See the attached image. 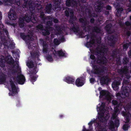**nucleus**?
<instances>
[{
	"instance_id": "nucleus-30",
	"label": "nucleus",
	"mask_w": 131,
	"mask_h": 131,
	"mask_svg": "<svg viewBox=\"0 0 131 131\" xmlns=\"http://www.w3.org/2000/svg\"><path fill=\"white\" fill-rule=\"evenodd\" d=\"M33 61H34L35 59H37V60H39V55L38 54V51L35 52V51L33 52Z\"/></svg>"
},
{
	"instance_id": "nucleus-61",
	"label": "nucleus",
	"mask_w": 131,
	"mask_h": 131,
	"mask_svg": "<svg viewBox=\"0 0 131 131\" xmlns=\"http://www.w3.org/2000/svg\"><path fill=\"white\" fill-rule=\"evenodd\" d=\"M60 41L62 42H63L65 41V39L64 36H62L60 39Z\"/></svg>"
},
{
	"instance_id": "nucleus-48",
	"label": "nucleus",
	"mask_w": 131,
	"mask_h": 131,
	"mask_svg": "<svg viewBox=\"0 0 131 131\" xmlns=\"http://www.w3.org/2000/svg\"><path fill=\"white\" fill-rule=\"evenodd\" d=\"M52 25V23L50 21H48L46 22V26H50Z\"/></svg>"
},
{
	"instance_id": "nucleus-2",
	"label": "nucleus",
	"mask_w": 131,
	"mask_h": 131,
	"mask_svg": "<svg viewBox=\"0 0 131 131\" xmlns=\"http://www.w3.org/2000/svg\"><path fill=\"white\" fill-rule=\"evenodd\" d=\"M83 3L80 2V0H66V5L68 7H77L79 4L82 10H84L85 9V12L90 14L91 13L90 10L87 8V5L86 4V2Z\"/></svg>"
},
{
	"instance_id": "nucleus-9",
	"label": "nucleus",
	"mask_w": 131,
	"mask_h": 131,
	"mask_svg": "<svg viewBox=\"0 0 131 131\" xmlns=\"http://www.w3.org/2000/svg\"><path fill=\"white\" fill-rule=\"evenodd\" d=\"M128 67L125 66L123 67H122L120 69L117 70V72L121 75L125 74L126 77L127 79H129L131 77L130 74L128 72Z\"/></svg>"
},
{
	"instance_id": "nucleus-53",
	"label": "nucleus",
	"mask_w": 131,
	"mask_h": 131,
	"mask_svg": "<svg viewBox=\"0 0 131 131\" xmlns=\"http://www.w3.org/2000/svg\"><path fill=\"white\" fill-rule=\"evenodd\" d=\"M94 122V120H91L90 122L88 124V125L89 126V127H90L91 126H92V125Z\"/></svg>"
},
{
	"instance_id": "nucleus-27",
	"label": "nucleus",
	"mask_w": 131,
	"mask_h": 131,
	"mask_svg": "<svg viewBox=\"0 0 131 131\" xmlns=\"http://www.w3.org/2000/svg\"><path fill=\"white\" fill-rule=\"evenodd\" d=\"M24 39L26 40H28L27 41V42H29V41H32V32L29 33L28 34V35L26 36L25 38H24Z\"/></svg>"
},
{
	"instance_id": "nucleus-24",
	"label": "nucleus",
	"mask_w": 131,
	"mask_h": 131,
	"mask_svg": "<svg viewBox=\"0 0 131 131\" xmlns=\"http://www.w3.org/2000/svg\"><path fill=\"white\" fill-rule=\"evenodd\" d=\"M53 1V5L54 8L56 9L60 7L61 3V0H52Z\"/></svg>"
},
{
	"instance_id": "nucleus-11",
	"label": "nucleus",
	"mask_w": 131,
	"mask_h": 131,
	"mask_svg": "<svg viewBox=\"0 0 131 131\" xmlns=\"http://www.w3.org/2000/svg\"><path fill=\"white\" fill-rule=\"evenodd\" d=\"M85 80V79L83 77H79L76 80L75 84L78 87L81 86L84 84Z\"/></svg>"
},
{
	"instance_id": "nucleus-17",
	"label": "nucleus",
	"mask_w": 131,
	"mask_h": 131,
	"mask_svg": "<svg viewBox=\"0 0 131 131\" xmlns=\"http://www.w3.org/2000/svg\"><path fill=\"white\" fill-rule=\"evenodd\" d=\"M53 49L54 50V51L53 52V53L54 56H56L57 55L59 57H62L65 56V54L63 51L62 50L56 51L55 49Z\"/></svg>"
},
{
	"instance_id": "nucleus-28",
	"label": "nucleus",
	"mask_w": 131,
	"mask_h": 131,
	"mask_svg": "<svg viewBox=\"0 0 131 131\" xmlns=\"http://www.w3.org/2000/svg\"><path fill=\"white\" fill-rule=\"evenodd\" d=\"M52 7V5L50 3L47 5L46 7V13L49 14L51 12Z\"/></svg>"
},
{
	"instance_id": "nucleus-33",
	"label": "nucleus",
	"mask_w": 131,
	"mask_h": 131,
	"mask_svg": "<svg viewBox=\"0 0 131 131\" xmlns=\"http://www.w3.org/2000/svg\"><path fill=\"white\" fill-rule=\"evenodd\" d=\"M123 9L122 7L117 8V10L116 12V15L118 17L121 16V13L123 10Z\"/></svg>"
},
{
	"instance_id": "nucleus-52",
	"label": "nucleus",
	"mask_w": 131,
	"mask_h": 131,
	"mask_svg": "<svg viewBox=\"0 0 131 131\" xmlns=\"http://www.w3.org/2000/svg\"><path fill=\"white\" fill-rule=\"evenodd\" d=\"M125 25L127 26H131V23L128 21H127L125 22Z\"/></svg>"
},
{
	"instance_id": "nucleus-22",
	"label": "nucleus",
	"mask_w": 131,
	"mask_h": 131,
	"mask_svg": "<svg viewBox=\"0 0 131 131\" xmlns=\"http://www.w3.org/2000/svg\"><path fill=\"white\" fill-rule=\"evenodd\" d=\"M8 15L9 18L10 20H15L16 18L15 13L12 9H10Z\"/></svg>"
},
{
	"instance_id": "nucleus-25",
	"label": "nucleus",
	"mask_w": 131,
	"mask_h": 131,
	"mask_svg": "<svg viewBox=\"0 0 131 131\" xmlns=\"http://www.w3.org/2000/svg\"><path fill=\"white\" fill-rule=\"evenodd\" d=\"M4 57L2 56L0 57V59H4ZM5 60L7 61L8 63H12L13 62V61L10 55L8 56L7 57L5 58Z\"/></svg>"
},
{
	"instance_id": "nucleus-3",
	"label": "nucleus",
	"mask_w": 131,
	"mask_h": 131,
	"mask_svg": "<svg viewBox=\"0 0 131 131\" xmlns=\"http://www.w3.org/2000/svg\"><path fill=\"white\" fill-rule=\"evenodd\" d=\"M101 49L100 47H97L94 50L92 49L91 53L97 56V63L105 65L106 63L107 59L104 55L101 54Z\"/></svg>"
},
{
	"instance_id": "nucleus-40",
	"label": "nucleus",
	"mask_w": 131,
	"mask_h": 131,
	"mask_svg": "<svg viewBox=\"0 0 131 131\" xmlns=\"http://www.w3.org/2000/svg\"><path fill=\"white\" fill-rule=\"evenodd\" d=\"M36 27L37 29L38 30L42 31L44 30V28L43 25L42 24H39L36 26Z\"/></svg>"
},
{
	"instance_id": "nucleus-21",
	"label": "nucleus",
	"mask_w": 131,
	"mask_h": 131,
	"mask_svg": "<svg viewBox=\"0 0 131 131\" xmlns=\"http://www.w3.org/2000/svg\"><path fill=\"white\" fill-rule=\"evenodd\" d=\"M64 81L68 83L73 84L75 79L73 77L67 76L65 77Z\"/></svg>"
},
{
	"instance_id": "nucleus-46",
	"label": "nucleus",
	"mask_w": 131,
	"mask_h": 131,
	"mask_svg": "<svg viewBox=\"0 0 131 131\" xmlns=\"http://www.w3.org/2000/svg\"><path fill=\"white\" fill-rule=\"evenodd\" d=\"M23 19H20L19 21V24L21 27H23L24 26V24L23 23Z\"/></svg>"
},
{
	"instance_id": "nucleus-39",
	"label": "nucleus",
	"mask_w": 131,
	"mask_h": 131,
	"mask_svg": "<svg viewBox=\"0 0 131 131\" xmlns=\"http://www.w3.org/2000/svg\"><path fill=\"white\" fill-rule=\"evenodd\" d=\"M116 1H117L118 2H115L113 3V5H114L116 7H118L120 6V4L119 3L120 2H122L123 0H116Z\"/></svg>"
},
{
	"instance_id": "nucleus-34",
	"label": "nucleus",
	"mask_w": 131,
	"mask_h": 131,
	"mask_svg": "<svg viewBox=\"0 0 131 131\" xmlns=\"http://www.w3.org/2000/svg\"><path fill=\"white\" fill-rule=\"evenodd\" d=\"M94 54H91L90 56V58L92 60L91 63L92 64H95L96 62V58Z\"/></svg>"
},
{
	"instance_id": "nucleus-56",
	"label": "nucleus",
	"mask_w": 131,
	"mask_h": 131,
	"mask_svg": "<svg viewBox=\"0 0 131 131\" xmlns=\"http://www.w3.org/2000/svg\"><path fill=\"white\" fill-rule=\"evenodd\" d=\"M89 41L94 46H95L94 45L95 41V40L94 39H90Z\"/></svg>"
},
{
	"instance_id": "nucleus-47",
	"label": "nucleus",
	"mask_w": 131,
	"mask_h": 131,
	"mask_svg": "<svg viewBox=\"0 0 131 131\" xmlns=\"http://www.w3.org/2000/svg\"><path fill=\"white\" fill-rule=\"evenodd\" d=\"M69 13L70 14V17L75 16L74 15L73 12L72 10L70 9V10H69Z\"/></svg>"
},
{
	"instance_id": "nucleus-38",
	"label": "nucleus",
	"mask_w": 131,
	"mask_h": 131,
	"mask_svg": "<svg viewBox=\"0 0 131 131\" xmlns=\"http://www.w3.org/2000/svg\"><path fill=\"white\" fill-rule=\"evenodd\" d=\"M45 14L43 12H42L40 14V17L41 18L42 20L45 21L46 19V18L45 16Z\"/></svg>"
},
{
	"instance_id": "nucleus-63",
	"label": "nucleus",
	"mask_w": 131,
	"mask_h": 131,
	"mask_svg": "<svg viewBox=\"0 0 131 131\" xmlns=\"http://www.w3.org/2000/svg\"><path fill=\"white\" fill-rule=\"evenodd\" d=\"M94 18H91L90 19V21L91 23L92 24H93L94 23Z\"/></svg>"
},
{
	"instance_id": "nucleus-20",
	"label": "nucleus",
	"mask_w": 131,
	"mask_h": 131,
	"mask_svg": "<svg viewBox=\"0 0 131 131\" xmlns=\"http://www.w3.org/2000/svg\"><path fill=\"white\" fill-rule=\"evenodd\" d=\"M99 106L98 105L97 106V110L98 112L99 111L100 112L104 113L105 103L104 102H102L101 105L99 104Z\"/></svg>"
},
{
	"instance_id": "nucleus-18",
	"label": "nucleus",
	"mask_w": 131,
	"mask_h": 131,
	"mask_svg": "<svg viewBox=\"0 0 131 131\" xmlns=\"http://www.w3.org/2000/svg\"><path fill=\"white\" fill-rule=\"evenodd\" d=\"M97 5L95 7V10L97 12H100L101 11V10L104 6V4L101 2H97Z\"/></svg>"
},
{
	"instance_id": "nucleus-44",
	"label": "nucleus",
	"mask_w": 131,
	"mask_h": 131,
	"mask_svg": "<svg viewBox=\"0 0 131 131\" xmlns=\"http://www.w3.org/2000/svg\"><path fill=\"white\" fill-rule=\"evenodd\" d=\"M46 59L49 61H52L53 59L51 56L50 55H48L46 57Z\"/></svg>"
},
{
	"instance_id": "nucleus-7",
	"label": "nucleus",
	"mask_w": 131,
	"mask_h": 131,
	"mask_svg": "<svg viewBox=\"0 0 131 131\" xmlns=\"http://www.w3.org/2000/svg\"><path fill=\"white\" fill-rule=\"evenodd\" d=\"M93 70H91L92 73L99 74L100 73H103L106 70V68L104 67H100L97 65L92 64Z\"/></svg>"
},
{
	"instance_id": "nucleus-31",
	"label": "nucleus",
	"mask_w": 131,
	"mask_h": 131,
	"mask_svg": "<svg viewBox=\"0 0 131 131\" xmlns=\"http://www.w3.org/2000/svg\"><path fill=\"white\" fill-rule=\"evenodd\" d=\"M101 29L100 28L97 26H95L92 28V31L93 32H95L96 33H99L101 31Z\"/></svg>"
},
{
	"instance_id": "nucleus-37",
	"label": "nucleus",
	"mask_w": 131,
	"mask_h": 131,
	"mask_svg": "<svg viewBox=\"0 0 131 131\" xmlns=\"http://www.w3.org/2000/svg\"><path fill=\"white\" fill-rule=\"evenodd\" d=\"M101 48V53H102L101 54H103L104 55L105 53H106L107 52V49L105 48L100 47Z\"/></svg>"
},
{
	"instance_id": "nucleus-26",
	"label": "nucleus",
	"mask_w": 131,
	"mask_h": 131,
	"mask_svg": "<svg viewBox=\"0 0 131 131\" xmlns=\"http://www.w3.org/2000/svg\"><path fill=\"white\" fill-rule=\"evenodd\" d=\"M42 41L43 47V52L47 53L48 51V45L46 42H45L42 39H41Z\"/></svg>"
},
{
	"instance_id": "nucleus-54",
	"label": "nucleus",
	"mask_w": 131,
	"mask_h": 131,
	"mask_svg": "<svg viewBox=\"0 0 131 131\" xmlns=\"http://www.w3.org/2000/svg\"><path fill=\"white\" fill-rule=\"evenodd\" d=\"M90 81L91 83L93 84L95 81V80L94 78H91L90 79Z\"/></svg>"
},
{
	"instance_id": "nucleus-64",
	"label": "nucleus",
	"mask_w": 131,
	"mask_h": 131,
	"mask_svg": "<svg viewBox=\"0 0 131 131\" xmlns=\"http://www.w3.org/2000/svg\"><path fill=\"white\" fill-rule=\"evenodd\" d=\"M53 21L55 23H57L58 22L59 20L58 19L54 18L53 19Z\"/></svg>"
},
{
	"instance_id": "nucleus-35",
	"label": "nucleus",
	"mask_w": 131,
	"mask_h": 131,
	"mask_svg": "<svg viewBox=\"0 0 131 131\" xmlns=\"http://www.w3.org/2000/svg\"><path fill=\"white\" fill-rule=\"evenodd\" d=\"M131 44V43L130 42L124 43L123 45V49L125 51L126 50Z\"/></svg>"
},
{
	"instance_id": "nucleus-12",
	"label": "nucleus",
	"mask_w": 131,
	"mask_h": 131,
	"mask_svg": "<svg viewBox=\"0 0 131 131\" xmlns=\"http://www.w3.org/2000/svg\"><path fill=\"white\" fill-rule=\"evenodd\" d=\"M121 114L125 118L126 121L125 123H128L130 121L131 118V114L129 112H127L124 111L121 112Z\"/></svg>"
},
{
	"instance_id": "nucleus-58",
	"label": "nucleus",
	"mask_w": 131,
	"mask_h": 131,
	"mask_svg": "<svg viewBox=\"0 0 131 131\" xmlns=\"http://www.w3.org/2000/svg\"><path fill=\"white\" fill-rule=\"evenodd\" d=\"M127 108L128 110L130 111L131 110V104H128L127 106Z\"/></svg>"
},
{
	"instance_id": "nucleus-23",
	"label": "nucleus",
	"mask_w": 131,
	"mask_h": 131,
	"mask_svg": "<svg viewBox=\"0 0 131 131\" xmlns=\"http://www.w3.org/2000/svg\"><path fill=\"white\" fill-rule=\"evenodd\" d=\"M17 80L18 83L20 84H23L25 81L24 76L22 74H20L17 78Z\"/></svg>"
},
{
	"instance_id": "nucleus-36",
	"label": "nucleus",
	"mask_w": 131,
	"mask_h": 131,
	"mask_svg": "<svg viewBox=\"0 0 131 131\" xmlns=\"http://www.w3.org/2000/svg\"><path fill=\"white\" fill-rule=\"evenodd\" d=\"M55 28L56 30L58 31L57 34L59 35L61 34L62 31L61 27L59 25H57Z\"/></svg>"
},
{
	"instance_id": "nucleus-45",
	"label": "nucleus",
	"mask_w": 131,
	"mask_h": 131,
	"mask_svg": "<svg viewBox=\"0 0 131 131\" xmlns=\"http://www.w3.org/2000/svg\"><path fill=\"white\" fill-rule=\"evenodd\" d=\"M128 125L127 124H125L123 125V129L125 131L127 130L128 129Z\"/></svg>"
},
{
	"instance_id": "nucleus-6",
	"label": "nucleus",
	"mask_w": 131,
	"mask_h": 131,
	"mask_svg": "<svg viewBox=\"0 0 131 131\" xmlns=\"http://www.w3.org/2000/svg\"><path fill=\"white\" fill-rule=\"evenodd\" d=\"M119 50L117 49H115L110 53L111 56L113 59H116V63L117 65H121V57L118 54Z\"/></svg>"
},
{
	"instance_id": "nucleus-51",
	"label": "nucleus",
	"mask_w": 131,
	"mask_h": 131,
	"mask_svg": "<svg viewBox=\"0 0 131 131\" xmlns=\"http://www.w3.org/2000/svg\"><path fill=\"white\" fill-rule=\"evenodd\" d=\"M101 113L98 116V118H103V117H104V113L101 112Z\"/></svg>"
},
{
	"instance_id": "nucleus-50",
	"label": "nucleus",
	"mask_w": 131,
	"mask_h": 131,
	"mask_svg": "<svg viewBox=\"0 0 131 131\" xmlns=\"http://www.w3.org/2000/svg\"><path fill=\"white\" fill-rule=\"evenodd\" d=\"M27 65L29 68H32V63L31 62H28L27 63Z\"/></svg>"
},
{
	"instance_id": "nucleus-5",
	"label": "nucleus",
	"mask_w": 131,
	"mask_h": 131,
	"mask_svg": "<svg viewBox=\"0 0 131 131\" xmlns=\"http://www.w3.org/2000/svg\"><path fill=\"white\" fill-rule=\"evenodd\" d=\"M79 23H82V27L85 31H90L91 29V26L89 25V21L85 17H80L79 19Z\"/></svg>"
},
{
	"instance_id": "nucleus-41",
	"label": "nucleus",
	"mask_w": 131,
	"mask_h": 131,
	"mask_svg": "<svg viewBox=\"0 0 131 131\" xmlns=\"http://www.w3.org/2000/svg\"><path fill=\"white\" fill-rule=\"evenodd\" d=\"M129 61V58L127 57L124 58L123 59V64L126 65L127 63Z\"/></svg>"
},
{
	"instance_id": "nucleus-59",
	"label": "nucleus",
	"mask_w": 131,
	"mask_h": 131,
	"mask_svg": "<svg viewBox=\"0 0 131 131\" xmlns=\"http://www.w3.org/2000/svg\"><path fill=\"white\" fill-rule=\"evenodd\" d=\"M53 42L54 44H57L58 43V41L57 38H54L53 40Z\"/></svg>"
},
{
	"instance_id": "nucleus-19",
	"label": "nucleus",
	"mask_w": 131,
	"mask_h": 131,
	"mask_svg": "<svg viewBox=\"0 0 131 131\" xmlns=\"http://www.w3.org/2000/svg\"><path fill=\"white\" fill-rule=\"evenodd\" d=\"M119 125V120L117 119H115L114 122L112 121L110 123V126L112 128H114L115 127H118Z\"/></svg>"
},
{
	"instance_id": "nucleus-43",
	"label": "nucleus",
	"mask_w": 131,
	"mask_h": 131,
	"mask_svg": "<svg viewBox=\"0 0 131 131\" xmlns=\"http://www.w3.org/2000/svg\"><path fill=\"white\" fill-rule=\"evenodd\" d=\"M112 104L115 106H116V107H119V105L118 104V102L115 100H113L112 101Z\"/></svg>"
},
{
	"instance_id": "nucleus-60",
	"label": "nucleus",
	"mask_w": 131,
	"mask_h": 131,
	"mask_svg": "<svg viewBox=\"0 0 131 131\" xmlns=\"http://www.w3.org/2000/svg\"><path fill=\"white\" fill-rule=\"evenodd\" d=\"M82 131H91V129H86L85 127L84 126Z\"/></svg>"
},
{
	"instance_id": "nucleus-15",
	"label": "nucleus",
	"mask_w": 131,
	"mask_h": 131,
	"mask_svg": "<svg viewBox=\"0 0 131 131\" xmlns=\"http://www.w3.org/2000/svg\"><path fill=\"white\" fill-rule=\"evenodd\" d=\"M100 78V81L101 84L102 85L107 84L108 83V79L107 75L103 76L102 77L99 76Z\"/></svg>"
},
{
	"instance_id": "nucleus-14",
	"label": "nucleus",
	"mask_w": 131,
	"mask_h": 131,
	"mask_svg": "<svg viewBox=\"0 0 131 131\" xmlns=\"http://www.w3.org/2000/svg\"><path fill=\"white\" fill-rule=\"evenodd\" d=\"M109 41H111L109 43V45L111 46H114L115 45V41L116 39V37L115 35H112L109 36L107 37Z\"/></svg>"
},
{
	"instance_id": "nucleus-29",
	"label": "nucleus",
	"mask_w": 131,
	"mask_h": 131,
	"mask_svg": "<svg viewBox=\"0 0 131 131\" xmlns=\"http://www.w3.org/2000/svg\"><path fill=\"white\" fill-rule=\"evenodd\" d=\"M112 25L111 23H110L106 24L105 27V28L107 32H110L111 31V28L112 27Z\"/></svg>"
},
{
	"instance_id": "nucleus-13",
	"label": "nucleus",
	"mask_w": 131,
	"mask_h": 131,
	"mask_svg": "<svg viewBox=\"0 0 131 131\" xmlns=\"http://www.w3.org/2000/svg\"><path fill=\"white\" fill-rule=\"evenodd\" d=\"M37 63L34 61H33V82L35 81L38 77V76L36 74L38 71V69L37 68Z\"/></svg>"
},
{
	"instance_id": "nucleus-49",
	"label": "nucleus",
	"mask_w": 131,
	"mask_h": 131,
	"mask_svg": "<svg viewBox=\"0 0 131 131\" xmlns=\"http://www.w3.org/2000/svg\"><path fill=\"white\" fill-rule=\"evenodd\" d=\"M65 15L67 17H68L69 16V11L67 10H66L65 11Z\"/></svg>"
},
{
	"instance_id": "nucleus-55",
	"label": "nucleus",
	"mask_w": 131,
	"mask_h": 131,
	"mask_svg": "<svg viewBox=\"0 0 131 131\" xmlns=\"http://www.w3.org/2000/svg\"><path fill=\"white\" fill-rule=\"evenodd\" d=\"M5 78L4 77H2L0 78V82H1V83H2V82H3L5 81Z\"/></svg>"
},
{
	"instance_id": "nucleus-32",
	"label": "nucleus",
	"mask_w": 131,
	"mask_h": 131,
	"mask_svg": "<svg viewBox=\"0 0 131 131\" xmlns=\"http://www.w3.org/2000/svg\"><path fill=\"white\" fill-rule=\"evenodd\" d=\"M108 95V94L107 93L106 91L104 90H102L100 92V98L102 97L103 96H105L106 97Z\"/></svg>"
},
{
	"instance_id": "nucleus-8",
	"label": "nucleus",
	"mask_w": 131,
	"mask_h": 131,
	"mask_svg": "<svg viewBox=\"0 0 131 131\" xmlns=\"http://www.w3.org/2000/svg\"><path fill=\"white\" fill-rule=\"evenodd\" d=\"M8 88L9 91V95L14 96L18 93V88L14 84L12 80H10L8 83Z\"/></svg>"
},
{
	"instance_id": "nucleus-57",
	"label": "nucleus",
	"mask_w": 131,
	"mask_h": 131,
	"mask_svg": "<svg viewBox=\"0 0 131 131\" xmlns=\"http://www.w3.org/2000/svg\"><path fill=\"white\" fill-rule=\"evenodd\" d=\"M106 9L108 10H110L111 9V7L110 5H108L106 6Z\"/></svg>"
},
{
	"instance_id": "nucleus-42",
	"label": "nucleus",
	"mask_w": 131,
	"mask_h": 131,
	"mask_svg": "<svg viewBox=\"0 0 131 131\" xmlns=\"http://www.w3.org/2000/svg\"><path fill=\"white\" fill-rule=\"evenodd\" d=\"M93 45L90 41L87 42L86 44V46L88 48H90L92 47Z\"/></svg>"
},
{
	"instance_id": "nucleus-4",
	"label": "nucleus",
	"mask_w": 131,
	"mask_h": 131,
	"mask_svg": "<svg viewBox=\"0 0 131 131\" xmlns=\"http://www.w3.org/2000/svg\"><path fill=\"white\" fill-rule=\"evenodd\" d=\"M76 19L75 16L70 17L69 22L70 29L75 32L78 33L80 30L79 26L74 23Z\"/></svg>"
},
{
	"instance_id": "nucleus-16",
	"label": "nucleus",
	"mask_w": 131,
	"mask_h": 131,
	"mask_svg": "<svg viewBox=\"0 0 131 131\" xmlns=\"http://www.w3.org/2000/svg\"><path fill=\"white\" fill-rule=\"evenodd\" d=\"M53 29V28L50 26H46L44 29V30L42 31V35L44 36H47L50 35V30H51Z\"/></svg>"
},
{
	"instance_id": "nucleus-1",
	"label": "nucleus",
	"mask_w": 131,
	"mask_h": 131,
	"mask_svg": "<svg viewBox=\"0 0 131 131\" xmlns=\"http://www.w3.org/2000/svg\"><path fill=\"white\" fill-rule=\"evenodd\" d=\"M128 83V81L124 79L122 82L121 91L116 94L117 100L121 103H125L126 100L125 98L128 97L129 95L130 91L129 88L126 86Z\"/></svg>"
},
{
	"instance_id": "nucleus-10",
	"label": "nucleus",
	"mask_w": 131,
	"mask_h": 131,
	"mask_svg": "<svg viewBox=\"0 0 131 131\" xmlns=\"http://www.w3.org/2000/svg\"><path fill=\"white\" fill-rule=\"evenodd\" d=\"M122 80L121 78H119L117 80H115L112 82V86L114 90L116 91L119 89L118 86L120 85Z\"/></svg>"
},
{
	"instance_id": "nucleus-62",
	"label": "nucleus",
	"mask_w": 131,
	"mask_h": 131,
	"mask_svg": "<svg viewBox=\"0 0 131 131\" xmlns=\"http://www.w3.org/2000/svg\"><path fill=\"white\" fill-rule=\"evenodd\" d=\"M128 54L129 57L131 58V49L129 50L128 52Z\"/></svg>"
}]
</instances>
